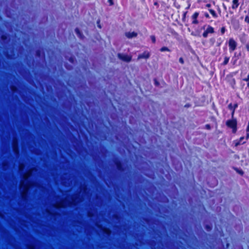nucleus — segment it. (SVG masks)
Segmentation results:
<instances>
[{"mask_svg":"<svg viewBox=\"0 0 249 249\" xmlns=\"http://www.w3.org/2000/svg\"><path fill=\"white\" fill-rule=\"evenodd\" d=\"M10 89L13 92H17L18 91V88L14 85L10 86Z\"/></svg>","mask_w":249,"mask_h":249,"instance_id":"bb28decb","label":"nucleus"},{"mask_svg":"<svg viewBox=\"0 0 249 249\" xmlns=\"http://www.w3.org/2000/svg\"><path fill=\"white\" fill-rule=\"evenodd\" d=\"M208 10L213 18H218V15L214 10L209 9Z\"/></svg>","mask_w":249,"mask_h":249,"instance_id":"6ab92c4d","label":"nucleus"},{"mask_svg":"<svg viewBox=\"0 0 249 249\" xmlns=\"http://www.w3.org/2000/svg\"><path fill=\"white\" fill-rule=\"evenodd\" d=\"M108 2L109 3V5L111 6L114 4L113 0H108Z\"/></svg>","mask_w":249,"mask_h":249,"instance_id":"a19ab883","label":"nucleus"},{"mask_svg":"<svg viewBox=\"0 0 249 249\" xmlns=\"http://www.w3.org/2000/svg\"><path fill=\"white\" fill-rule=\"evenodd\" d=\"M83 201V198L82 196H80L78 194H74L71 196L70 200L62 198L59 203L64 207H72L78 205Z\"/></svg>","mask_w":249,"mask_h":249,"instance_id":"f257e3e1","label":"nucleus"},{"mask_svg":"<svg viewBox=\"0 0 249 249\" xmlns=\"http://www.w3.org/2000/svg\"><path fill=\"white\" fill-rule=\"evenodd\" d=\"M211 4L210 3H208L206 5V7L207 8H210L211 7Z\"/></svg>","mask_w":249,"mask_h":249,"instance_id":"de8ad7c7","label":"nucleus"},{"mask_svg":"<svg viewBox=\"0 0 249 249\" xmlns=\"http://www.w3.org/2000/svg\"><path fill=\"white\" fill-rule=\"evenodd\" d=\"M100 152L103 156H106L107 153V150L104 146H101L100 147Z\"/></svg>","mask_w":249,"mask_h":249,"instance_id":"aec40b11","label":"nucleus"},{"mask_svg":"<svg viewBox=\"0 0 249 249\" xmlns=\"http://www.w3.org/2000/svg\"><path fill=\"white\" fill-rule=\"evenodd\" d=\"M81 190L82 191L83 194L87 195L88 194V188L86 185H84L80 187Z\"/></svg>","mask_w":249,"mask_h":249,"instance_id":"4be33fe9","label":"nucleus"},{"mask_svg":"<svg viewBox=\"0 0 249 249\" xmlns=\"http://www.w3.org/2000/svg\"><path fill=\"white\" fill-rule=\"evenodd\" d=\"M249 137V133H247V139H248Z\"/></svg>","mask_w":249,"mask_h":249,"instance_id":"e2e57ef3","label":"nucleus"},{"mask_svg":"<svg viewBox=\"0 0 249 249\" xmlns=\"http://www.w3.org/2000/svg\"><path fill=\"white\" fill-rule=\"evenodd\" d=\"M228 44L229 47V51L230 53L236 50L237 43L233 38H231L229 39Z\"/></svg>","mask_w":249,"mask_h":249,"instance_id":"423d86ee","label":"nucleus"},{"mask_svg":"<svg viewBox=\"0 0 249 249\" xmlns=\"http://www.w3.org/2000/svg\"><path fill=\"white\" fill-rule=\"evenodd\" d=\"M160 51L161 52H171V50L167 47H165V46H164V47H161L160 49Z\"/></svg>","mask_w":249,"mask_h":249,"instance_id":"b1692460","label":"nucleus"},{"mask_svg":"<svg viewBox=\"0 0 249 249\" xmlns=\"http://www.w3.org/2000/svg\"><path fill=\"white\" fill-rule=\"evenodd\" d=\"M202 29L204 30L202 34V36L204 38L208 37L209 34H213L215 32L214 28L210 25H204Z\"/></svg>","mask_w":249,"mask_h":249,"instance_id":"39448f33","label":"nucleus"},{"mask_svg":"<svg viewBox=\"0 0 249 249\" xmlns=\"http://www.w3.org/2000/svg\"><path fill=\"white\" fill-rule=\"evenodd\" d=\"M74 58L73 57H71L69 59V61L70 62H71V63H73L74 62Z\"/></svg>","mask_w":249,"mask_h":249,"instance_id":"c03bdc74","label":"nucleus"},{"mask_svg":"<svg viewBox=\"0 0 249 249\" xmlns=\"http://www.w3.org/2000/svg\"><path fill=\"white\" fill-rule=\"evenodd\" d=\"M166 244L167 246L168 247V245L169 244V243L168 242H167Z\"/></svg>","mask_w":249,"mask_h":249,"instance_id":"774afa93","label":"nucleus"},{"mask_svg":"<svg viewBox=\"0 0 249 249\" xmlns=\"http://www.w3.org/2000/svg\"><path fill=\"white\" fill-rule=\"evenodd\" d=\"M6 14H7V16H8V17L12 18L11 16H10V15H8V11H6Z\"/></svg>","mask_w":249,"mask_h":249,"instance_id":"680f3d73","label":"nucleus"},{"mask_svg":"<svg viewBox=\"0 0 249 249\" xmlns=\"http://www.w3.org/2000/svg\"><path fill=\"white\" fill-rule=\"evenodd\" d=\"M98 27L99 28H101V26L100 24H98Z\"/></svg>","mask_w":249,"mask_h":249,"instance_id":"338daca9","label":"nucleus"},{"mask_svg":"<svg viewBox=\"0 0 249 249\" xmlns=\"http://www.w3.org/2000/svg\"><path fill=\"white\" fill-rule=\"evenodd\" d=\"M154 85L158 87L160 85V83L158 82V81L156 79H154Z\"/></svg>","mask_w":249,"mask_h":249,"instance_id":"72a5a7b5","label":"nucleus"},{"mask_svg":"<svg viewBox=\"0 0 249 249\" xmlns=\"http://www.w3.org/2000/svg\"><path fill=\"white\" fill-rule=\"evenodd\" d=\"M35 185L34 182L28 178H23L21 180V184L20 185V191H25L26 189V187H31Z\"/></svg>","mask_w":249,"mask_h":249,"instance_id":"20e7f679","label":"nucleus"},{"mask_svg":"<svg viewBox=\"0 0 249 249\" xmlns=\"http://www.w3.org/2000/svg\"><path fill=\"white\" fill-rule=\"evenodd\" d=\"M64 180H65V178H62L61 179V180H62V184L63 185H65V181H64Z\"/></svg>","mask_w":249,"mask_h":249,"instance_id":"09e8293b","label":"nucleus"},{"mask_svg":"<svg viewBox=\"0 0 249 249\" xmlns=\"http://www.w3.org/2000/svg\"><path fill=\"white\" fill-rule=\"evenodd\" d=\"M75 33L77 36L79 37L80 38H83L84 37L82 33L81 32L80 30L78 28H76L75 29Z\"/></svg>","mask_w":249,"mask_h":249,"instance_id":"a211bd4d","label":"nucleus"},{"mask_svg":"<svg viewBox=\"0 0 249 249\" xmlns=\"http://www.w3.org/2000/svg\"><path fill=\"white\" fill-rule=\"evenodd\" d=\"M92 158L93 160L98 164V165L99 166H101V165L103 164V161L99 159V158L97 157L96 155H92Z\"/></svg>","mask_w":249,"mask_h":249,"instance_id":"f3484780","label":"nucleus"},{"mask_svg":"<svg viewBox=\"0 0 249 249\" xmlns=\"http://www.w3.org/2000/svg\"><path fill=\"white\" fill-rule=\"evenodd\" d=\"M11 145L13 152L15 155V156L18 158L19 157L20 152H19V143H18V139L15 134V135L13 137Z\"/></svg>","mask_w":249,"mask_h":249,"instance_id":"f03ea898","label":"nucleus"},{"mask_svg":"<svg viewBox=\"0 0 249 249\" xmlns=\"http://www.w3.org/2000/svg\"><path fill=\"white\" fill-rule=\"evenodd\" d=\"M243 80L246 82H249V73L248 74L247 77L244 78Z\"/></svg>","mask_w":249,"mask_h":249,"instance_id":"58836bf2","label":"nucleus"},{"mask_svg":"<svg viewBox=\"0 0 249 249\" xmlns=\"http://www.w3.org/2000/svg\"><path fill=\"white\" fill-rule=\"evenodd\" d=\"M179 62L182 64H184V60H183V58L182 57H180L179 58Z\"/></svg>","mask_w":249,"mask_h":249,"instance_id":"e433bc0d","label":"nucleus"},{"mask_svg":"<svg viewBox=\"0 0 249 249\" xmlns=\"http://www.w3.org/2000/svg\"><path fill=\"white\" fill-rule=\"evenodd\" d=\"M226 31V27L225 26H222L220 28V33H221V35H223L225 33Z\"/></svg>","mask_w":249,"mask_h":249,"instance_id":"c756f323","label":"nucleus"},{"mask_svg":"<svg viewBox=\"0 0 249 249\" xmlns=\"http://www.w3.org/2000/svg\"><path fill=\"white\" fill-rule=\"evenodd\" d=\"M4 166V163L3 162H1V169L2 168H3Z\"/></svg>","mask_w":249,"mask_h":249,"instance_id":"13d9d810","label":"nucleus"},{"mask_svg":"<svg viewBox=\"0 0 249 249\" xmlns=\"http://www.w3.org/2000/svg\"><path fill=\"white\" fill-rule=\"evenodd\" d=\"M247 48L248 50H249V45L248 44L247 45Z\"/></svg>","mask_w":249,"mask_h":249,"instance_id":"69168bd1","label":"nucleus"},{"mask_svg":"<svg viewBox=\"0 0 249 249\" xmlns=\"http://www.w3.org/2000/svg\"><path fill=\"white\" fill-rule=\"evenodd\" d=\"M204 16H205V18H209L210 17V16L209 15V14L207 12H205L204 13Z\"/></svg>","mask_w":249,"mask_h":249,"instance_id":"ea45409f","label":"nucleus"},{"mask_svg":"<svg viewBox=\"0 0 249 249\" xmlns=\"http://www.w3.org/2000/svg\"><path fill=\"white\" fill-rule=\"evenodd\" d=\"M150 56V53L148 51H145L143 53L139 54L138 59H148Z\"/></svg>","mask_w":249,"mask_h":249,"instance_id":"9b49d317","label":"nucleus"},{"mask_svg":"<svg viewBox=\"0 0 249 249\" xmlns=\"http://www.w3.org/2000/svg\"><path fill=\"white\" fill-rule=\"evenodd\" d=\"M236 54L237 53H234V57H232V60H233L234 58L236 56Z\"/></svg>","mask_w":249,"mask_h":249,"instance_id":"052dcab7","label":"nucleus"},{"mask_svg":"<svg viewBox=\"0 0 249 249\" xmlns=\"http://www.w3.org/2000/svg\"><path fill=\"white\" fill-rule=\"evenodd\" d=\"M190 106V104H186L184 107H189Z\"/></svg>","mask_w":249,"mask_h":249,"instance_id":"4d7b16f0","label":"nucleus"},{"mask_svg":"<svg viewBox=\"0 0 249 249\" xmlns=\"http://www.w3.org/2000/svg\"><path fill=\"white\" fill-rule=\"evenodd\" d=\"M15 56V54L13 53L11 55H7V57L9 59H12L13 57Z\"/></svg>","mask_w":249,"mask_h":249,"instance_id":"4c0bfd02","label":"nucleus"},{"mask_svg":"<svg viewBox=\"0 0 249 249\" xmlns=\"http://www.w3.org/2000/svg\"><path fill=\"white\" fill-rule=\"evenodd\" d=\"M113 217L114 219L119 220L120 219V216L118 214H114Z\"/></svg>","mask_w":249,"mask_h":249,"instance_id":"2f4dec72","label":"nucleus"},{"mask_svg":"<svg viewBox=\"0 0 249 249\" xmlns=\"http://www.w3.org/2000/svg\"><path fill=\"white\" fill-rule=\"evenodd\" d=\"M21 198L22 201L26 202L28 200V196L27 194L22 193L21 195Z\"/></svg>","mask_w":249,"mask_h":249,"instance_id":"412c9836","label":"nucleus"},{"mask_svg":"<svg viewBox=\"0 0 249 249\" xmlns=\"http://www.w3.org/2000/svg\"><path fill=\"white\" fill-rule=\"evenodd\" d=\"M88 216H91V214L90 212H88Z\"/></svg>","mask_w":249,"mask_h":249,"instance_id":"bf43d9fd","label":"nucleus"},{"mask_svg":"<svg viewBox=\"0 0 249 249\" xmlns=\"http://www.w3.org/2000/svg\"><path fill=\"white\" fill-rule=\"evenodd\" d=\"M245 21L248 24H249V15H247L246 17H245Z\"/></svg>","mask_w":249,"mask_h":249,"instance_id":"473e14b6","label":"nucleus"},{"mask_svg":"<svg viewBox=\"0 0 249 249\" xmlns=\"http://www.w3.org/2000/svg\"><path fill=\"white\" fill-rule=\"evenodd\" d=\"M246 131H247V132H249V122H248V126H247V128H246Z\"/></svg>","mask_w":249,"mask_h":249,"instance_id":"49530a36","label":"nucleus"},{"mask_svg":"<svg viewBox=\"0 0 249 249\" xmlns=\"http://www.w3.org/2000/svg\"><path fill=\"white\" fill-rule=\"evenodd\" d=\"M226 125L229 128L232 129L233 133H235L237 131V121L236 118L234 117L231 118V119L228 120L226 122Z\"/></svg>","mask_w":249,"mask_h":249,"instance_id":"7ed1b4c3","label":"nucleus"},{"mask_svg":"<svg viewBox=\"0 0 249 249\" xmlns=\"http://www.w3.org/2000/svg\"><path fill=\"white\" fill-rule=\"evenodd\" d=\"M104 233H106V234L107 235H109L110 234V231H108V232H106L104 231Z\"/></svg>","mask_w":249,"mask_h":249,"instance_id":"603ef678","label":"nucleus"},{"mask_svg":"<svg viewBox=\"0 0 249 249\" xmlns=\"http://www.w3.org/2000/svg\"><path fill=\"white\" fill-rule=\"evenodd\" d=\"M199 13L198 12H195L191 16L192 23L193 24L196 25L199 23L197 18L199 16Z\"/></svg>","mask_w":249,"mask_h":249,"instance_id":"1a4fd4ad","label":"nucleus"},{"mask_svg":"<svg viewBox=\"0 0 249 249\" xmlns=\"http://www.w3.org/2000/svg\"><path fill=\"white\" fill-rule=\"evenodd\" d=\"M239 5V0H233L232 2L231 8L233 10H236Z\"/></svg>","mask_w":249,"mask_h":249,"instance_id":"2eb2a0df","label":"nucleus"},{"mask_svg":"<svg viewBox=\"0 0 249 249\" xmlns=\"http://www.w3.org/2000/svg\"><path fill=\"white\" fill-rule=\"evenodd\" d=\"M205 128L207 129V130H210L211 129V126L210 124H206L205 125Z\"/></svg>","mask_w":249,"mask_h":249,"instance_id":"c9c22d12","label":"nucleus"},{"mask_svg":"<svg viewBox=\"0 0 249 249\" xmlns=\"http://www.w3.org/2000/svg\"><path fill=\"white\" fill-rule=\"evenodd\" d=\"M230 57L228 56H225L223 63L221 64L222 65L225 66L228 64L229 62Z\"/></svg>","mask_w":249,"mask_h":249,"instance_id":"5701e85b","label":"nucleus"},{"mask_svg":"<svg viewBox=\"0 0 249 249\" xmlns=\"http://www.w3.org/2000/svg\"><path fill=\"white\" fill-rule=\"evenodd\" d=\"M50 213V214L51 216H59V215H60L59 213Z\"/></svg>","mask_w":249,"mask_h":249,"instance_id":"f704fd0d","label":"nucleus"},{"mask_svg":"<svg viewBox=\"0 0 249 249\" xmlns=\"http://www.w3.org/2000/svg\"><path fill=\"white\" fill-rule=\"evenodd\" d=\"M74 140H75V142L76 143V144L77 145H78L79 144L81 143V142L80 141H79L77 139H74Z\"/></svg>","mask_w":249,"mask_h":249,"instance_id":"37998d69","label":"nucleus"},{"mask_svg":"<svg viewBox=\"0 0 249 249\" xmlns=\"http://www.w3.org/2000/svg\"><path fill=\"white\" fill-rule=\"evenodd\" d=\"M97 227L99 228H100L101 229H103V230H104V228L100 225H98Z\"/></svg>","mask_w":249,"mask_h":249,"instance_id":"3c124183","label":"nucleus"},{"mask_svg":"<svg viewBox=\"0 0 249 249\" xmlns=\"http://www.w3.org/2000/svg\"><path fill=\"white\" fill-rule=\"evenodd\" d=\"M215 42V39L214 37H211L209 39V43L212 46H213Z\"/></svg>","mask_w":249,"mask_h":249,"instance_id":"cd10ccee","label":"nucleus"},{"mask_svg":"<svg viewBox=\"0 0 249 249\" xmlns=\"http://www.w3.org/2000/svg\"><path fill=\"white\" fill-rule=\"evenodd\" d=\"M1 33H2V31L1 30ZM4 38H5L4 35H3L1 34V41L4 40Z\"/></svg>","mask_w":249,"mask_h":249,"instance_id":"a18cd8bd","label":"nucleus"},{"mask_svg":"<svg viewBox=\"0 0 249 249\" xmlns=\"http://www.w3.org/2000/svg\"><path fill=\"white\" fill-rule=\"evenodd\" d=\"M0 217H1V219H2L3 217V216L2 215V214L1 213V216H0Z\"/></svg>","mask_w":249,"mask_h":249,"instance_id":"0e129e2a","label":"nucleus"},{"mask_svg":"<svg viewBox=\"0 0 249 249\" xmlns=\"http://www.w3.org/2000/svg\"><path fill=\"white\" fill-rule=\"evenodd\" d=\"M217 181L215 178H214V183H213L214 185H216V184H217Z\"/></svg>","mask_w":249,"mask_h":249,"instance_id":"5fc2aeb1","label":"nucleus"},{"mask_svg":"<svg viewBox=\"0 0 249 249\" xmlns=\"http://www.w3.org/2000/svg\"><path fill=\"white\" fill-rule=\"evenodd\" d=\"M113 162L115 165L117 169L121 172H123L124 171V168L123 166V163L120 160L118 159H115L113 160Z\"/></svg>","mask_w":249,"mask_h":249,"instance_id":"0eeeda50","label":"nucleus"},{"mask_svg":"<svg viewBox=\"0 0 249 249\" xmlns=\"http://www.w3.org/2000/svg\"><path fill=\"white\" fill-rule=\"evenodd\" d=\"M213 109L214 110V111L216 112L217 114H218V110L215 107V106L214 105H213Z\"/></svg>","mask_w":249,"mask_h":249,"instance_id":"8fccbe9b","label":"nucleus"},{"mask_svg":"<svg viewBox=\"0 0 249 249\" xmlns=\"http://www.w3.org/2000/svg\"><path fill=\"white\" fill-rule=\"evenodd\" d=\"M205 230L208 231H210L212 230V225H209V224H207V225H205V227H204Z\"/></svg>","mask_w":249,"mask_h":249,"instance_id":"393cba45","label":"nucleus"},{"mask_svg":"<svg viewBox=\"0 0 249 249\" xmlns=\"http://www.w3.org/2000/svg\"><path fill=\"white\" fill-rule=\"evenodd\" d=\"M138 33L135 32H127L125 33V36L128 39H131L137 37Z\"/></svg>","mask_w":249,"mask_h":249,"instance_id":"f8f14e48","label":"nucleus"},{"mask_svg":"<svg viewBox=\"0 0 249 249\" xmlns=\"http://www.w3.org/2000/svg\"><path fill=\"white\" fill-rule=\"evenodd\" d=\"M238 173L242 175H243L244 174V172L242 170H240V171L238 172Z\"/></svg>","mask_w":249,"mask_h":249,"instance_id":"864d4df0","label":"nucleus"},{"mask_svg":"<svg viewBox=\"0 0 249 249\" xmlns=\"http://www.w3.org/2000/svg\"><path fill=\"white\" fill-rule=\"evenodd\" d=\"M232 107L234 109H236L237 107H238V104L237 103H235L234 104H232Z\"/></svg>","mask_w":249,"mask_h":249,"instance_id":"79ce46f5","label":"nucleus"},{"mask_svg":"<svg viewBox=\"0 0 249 249\" xmlns=\"http://www.w3.org/2000/svg\"><path fill=\"white\" fill-rule=\"evenodd\" d=\"M232 60L233 61V64H235L236 62V61H237V59H235V60Z\"/></svg>","mask_w":249,"mask_h":249,"instance_id":"6e6d98bb","label":"nucleus"},{"mask_svg":"<svg viewBox=\"0 0 249 249\" xmlns=\"http://www.w3.org/2000/svg\"><path fill=\"white\" fill-rule=\"evenodd\" d=\"M150 39H151V40L152 41V42L153 44H155L156 43V36L154 35H151V36H150Z\"/></svg>","mask_w":249,"mask_h":249,"instance_id":"c85d7f7f","label":"nucleus"},{"mask_svg":"<svg viewBox=\"0 0 249 249\" xmlns=\"http://www.w3.org/2000/svg\"><path fill=\"white\" fill-rule=\"evenodd\" d=\"M244 140V137H241L240 139L238 140H236L234 141V143L235 146H238L241 144H243L246 142L243 141Z\"/></svg>","mask_w":249,"mask_h":249,"instance_id":"ddd939ff","label":"nucleus"},{"mask_svg":"<svg viewBox=\"0 0 249 249\" xmlns=\"http://www.w3.org/2000/svg\"><path fill=\"white\" fill-rule=\"evenodd\" d=\"M222 42V40H221V38L218 39L217 40V42H216V46L217 47H219L221 45Z\"/></svg>","mask_w":249,"mask_h":249,"instance_id":"7c9ffc66","label":"nucleus"},{"mask_svg":"<svg viewBox=\"0 0 249 249\" xmlns=\"http://www.w3.org/2000/svg\"><path fill=\"white\" fill-rule=\"evenodd\" d=\"M148 244L152 248L153 247H155L156 245V243L154 240H150L148 242Z\"/></svg>","mask_w":249,"mask_h":249,"instance_id":"a878e982","label":"nucleus"},{"mask_svg":"<svg viewBox=\"0 0 249 249\" xmlns=\"http://www.w3.org/2000/svg\"><path fill=\"white\" fill-rule=\"evenodd\" d=\"M228 108L231 111V117L233 118L234 115L235 109L232 107V104L230 103L228 106Z\"/></svg>","mask_w":249,"mask_h":249,"instance_id":"dca6fc26","label":"nucleus"},{"mask_svg":"<svg viewBox=\"0 0 249 249\" xmlns=\"http://www.w3.org/2000/svg\"><path fill=\"white\" fill-rule=\"evenodd\" d=\"M35 55L36 57L42 59H45V53L41 49H38L36 51Z\"/></svg>","mask_w":249,"mask_h":249,"instance_id":"9d476101","label":"nucleus"},{"mask_svg":"<svg viewBox=\"0 0 249 249\" xmlns=\"http://www.w3.org/2000/svg\"><path fill=\"white\" fill-rule=\"evenodd\" d=\"M34 242L33 243L29 244L27 246V249H36L35 248L36 244V243H39V241H38V240H37L35 239H34Z\"/></svg>","mask_w":249,"mask_h":249,"instance_id":"4468645a","label":"nucleus"},{"mask_svg":"<svg viewBox=\"0 0 249 249\" xmlns=\"http://www.w3.org/2000/svg\"><path fill=\"white\" fill-rule=\"evenodd\" d=\"M117 56L120 59L126 62H129L132 59V57L126 54L118 53Z\"/></svg>","mask_w":249,"mask_h":249,"instance_id":"6e6552de","label":"nucleus"}]
</instances>
